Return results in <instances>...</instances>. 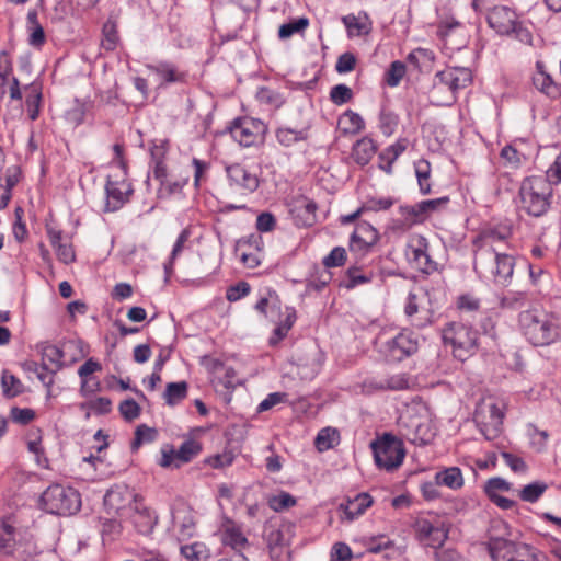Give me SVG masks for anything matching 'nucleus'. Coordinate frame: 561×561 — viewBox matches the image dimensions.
Listing matches in <instances>:
<instances>
[{
    "mask_svg": "<svg viewBox=\"0 0 561 561\" xmlns=\"http://www.w3.org/2000/svg\"><path fill=\"white\" fill-rule=\"evenodd\" d=\"M512 236L508 224L483 229L473 240V268L480 278L508 286L513 278L515 259L504 252Z\"/></svg>",
    "mask_w": 561,
    "mask_h": 561,
    "instance_id": "1",
    "label": "nucleus"
},
{
    "mask_svg": "<svg viewBox=\"0 0 561 561\" xmlns=\"http://www.w3.org/2000/svg\"><path fill=\"white\" fill-rule=\"evenodd\" d=\"M518 322L525 337L535 346H547L561 337L560 319L539 309L519 313Z\"/></svg>",
    "mask_w": 561,
    "mask_h": 561,
    "instance_id": "2",
    "label": "nucleus"
},
{
    "mask_svg": "<svg viewBox=\"0 0 561 561\" xmlns=\"http://www.w3.org/2000/svg\"><path fill=\"white\" fill-rule=\"evenodd\" d=\"M551 194V185L542 176L526 178L519 188L522 208L530 216L539 217L548 210Z\"/></svg>",
    "mask_w": 561,
    "mask_h": 561,
    "instance_id": "3",
    "label": "nucleus"
},
{
    "mask_svg": "<svg viewBox=\"0 0 561 561\" xmlns=\"http://www.w3.org/2000/svg\"><path fill=\"white\" fill-rule=\"evenodd\" d=\"M505 410V402L494 397L483 398L477 404L473 420L485 439L492 440L500 436Z\"/></svg>",
    "mask_w": 561,
    "mask_h": 561,
    "instance_id": "4",
    "label": "nucleus"
},
{
    "mask_svg": "<svg viewBox=\"0 0 561 561\" xmlns=\"http://www.w3.org/2000/svg\"><path fill=\"white\" fill-rule=\"evenodd\" d=\"M488 24L499 35L510 36L524 44H530L533 35L527 26L519 20L517 13L506 7L496 5L492 8L486 16Z\"/></svg>",
    "mask_w": 561,
    "mask_h": 561,
    "instance_id": "5",
    "label": "nucleus"
},
{
    "mask_svg": "<svg viewBox=\"0 0 561 561\" xmlns=\"http://www.w3.org/2000/svg\"><path fill=\"white\" fill-rule=\"evenodd\" d=\"M443 341L450 345L456 358L465 360L478 348V331L461 321L447 323L443 329Z\"/></svg>",
    "mask_w": 561,
    "mask_h": 561,
    "instance_id": "6",
    "label": "nucleus"
},
{
    "mask_svg": "<svg viewBox=\"0 0 561 561\" xmlns=\"http://www.w3.org/2000/svg\"><path fill=\"white\" fill-rule=\"evenodd\" d=\"M41 500L45 511L55 515H72L81 506L79 492L59 484L47 488Z\"/></svg>",
    "mask_w": 561,
    "mask_h": 561,
    "instance_id": "7",
    "label": "nucleus"
},
{
    "mask_svg": "<svg viewBox=\"0 0 561 561\" xmlns=\"http://www.w3.org/2000/svg\"><path fill=\"white\" fill-rule=\"evenodd\" d=\"M489 550L493 561H548L546 553L504 538H491Z\"/></svg>",
    "mask_w": 561,
    "mask_h": 561,
    "instance_id": "8",
    "label": "nucleus"
},
{
    "mask_svg": "<svg viewBox=\"0 0 561 561\" xmlns=\"http://www.w3.org/2000/svg\"><path fill=\"white\" fill-rule=\"evenodd\" d=\"M420 347L417 334L404 329L394 336L380 342L378 352L387 362L398 363L414 355Z\"/></svg>",
    "mask_w": 561,
    "mask_h": 561,
    "instance_id": "9",
    "label": "nucleus"
},
{
    "mask_svg": "<svg viewBox=\"0 0 561 561\" xmlns=\"http://www.w3.org/2000/svg\"><path fill=\"white\" fill-rule=\"evenodd\" d=\"M370 446L375 462L379 468L391 471L402 465L405 449L402 442L391 434H383L382 437L371 442Z\"/></svg>",
    "mask_w": 561,
    "mask_h": 561,
    "instance_id": "10",
    "label": "nucleus"
},
{
    "mask_svg": "<svg viewBox=\"0 0 561 561\" xmlns=\"http://www.w3.org/2000/svg\"><path fill=\"white\" fill-rule=\"evenodd\" d=\"M428 241L422 234H412L409 238L405 255L409 262L422 273L430 274L437 268L436 262H434L428 253Z\"/></svg>",
    "mask_w": 561,
    "mask_h": 561,
    "instance_id": "11",
    "label": "nucleus"
},
{
    "mask_svg": "<svg viewBox=\"0 0 561 561\" xmlns=\"http://www.w3.org/2000/svg\"><path fill=\"white\" fill-rule=\"evenodd\" d=\"M261 121L243 117L233 121L230 127L231 137L243 147H251L261 141L264 134Z\"/></svg>",
    "mask_w": 561,
    "mask_h": 561,
    "instance_id": "12",
    "label": "nucleus"
},
{
    "mask_svg": "<svg viewBox=\"0 0 561 561\" xmlns=\"http://www.w3.org/2000/svg\"><path fill=\"white\" fill-rule=\"evenodd\" d=\"M400 434L407 440L414 445H426L434 437V432L427 421H421L419 417L401 416L398 423Z\"/></svg>",
    "mask_w": 561,
    "mask_h": 561,
    "instance_id": "13",
    "label": "nucleus"
},
{
    "mask_svg": "<svg viewBox=\"0 0 561 561\" xmlns=\"http://www.w3.org/2000/svg\"><path fill=\"white\" fill-rule=\"evenodd\" d=\"M461 77L455 76V72H436L433 80L434 92H448L446 104H453L456 101V92L467 87L472 81L471 72H460Z\"/></svg>",
    "mask_w": 561,
    "mask_h": 561,
    "instance_id": "14",
    "label": "nucleus"
},
{
    "mask_svg": "<svg viewBox=\"0 0 561 561\" xmlns=\"http://www.w3.org/2000/svg\"><path fill=\"white\" fill-rule=\"evenodd\" d=\"M415 531L419 541L427 547L439 548L448 537V529L442 522L420 519L415 524Z\"/></svg>",
    "mask_w": 561,
    "mask_h": 561,
    "instance_id": "15",
    "label": "nucleus"
},
{
    "mask_svg": "<svg viewBox=\"0 0 561 561\" xmlns=\"http://www.w3.org/2000/svg\"><path fill=\"white\" fill-rule=\"evenodd\" d=\"M230 186L243 193H252L259 187V178L244 165L236 163L226 168Z\"/></svg>",
    "mask_w": 561,
    "mask_h": 561,
    "instance_id": "16",
    "label": "nucleus"
},
{
    "mask_svg": "<svg viewBox=\"0 0 561 561\" xmlns=\"http://www.w3.org/2000/svg\"><path fill=\"white\" fill-rule=\"evenodd\" d=\"M379 240L375 227L366 221L358 222L350 240V249L354 252H367Z\"/></svg>",
    "mask_w": 561,
    "mask_h": 561,
    "instance_id": "17",
    "label": "nucleus"
},
{
    "mask_svg": "<svg viewBox=\"0 0 561 561\" xmlns=\"http://www.w3.org/2000/svg\"><path fill=\"white\" fill-rule=\"evenodd\" d=\"M317 204L304 196L295 198L290 204V215L296 226L311 227L316 222Z\"/></svg>",
    "mask_w": 561,
    "mask_h": 561,
    "instance_id": "18",
    "label": "nucleus"
},
{
    "mask_svg": "<svg viewBox=\"0 0 561 561\" xmlns=\"http://www.w3.org/2000/svg\"><path fill=\"white\" fill-rule=\"evenodd\" d=\"M106 203L105 211L118 210L128 199L129 194L133 190L129 183L126 181H112L107 180L105 185Z\"/></svg>",
    "mask_w": 561,
    "mask_h": 561,
    "instance_id": "19",
    "label": "nucleus"
},
{
    "mask_svg": "<svg viewBox=\"0 0 561 561\" xmlns=\"http://www.w3.org/2000/svg\"><path fill=\"white\" fill-rule=\"evenodd\" d=\"M134 497L135 495L127 488L115 486L104 495V505L108 513L122 515Z\"/></svg>",
    "mask_w": 561,
    "mask_h": 561,
    "instance_id": "20",
    "label": "nucleus"
},
{
    "mask_svg": "<svg viewBox=\"0 0 561 561\" xmlns=\"http://www.w3.org/2000/svg\"><path fill=\"white\" fill-rule=\"evenodd\" d=\"M398 213L400 217L393 220V228L399 230H408L425 220L420 203L402 205L398 208Z\"/></svg>",
    "mask_w": 561,
    "mask_h": 561,
    "instance_id": "21",
    "label": "nucleus"
},
{
    "mask_svg": "<svg viewBox=\"0 0 561 561\" xmlns=\"http://www.w3.org/2000/svg\"><path fill=\"white\" fill-rule=\"evenodd\" d=\"M373 504L371 496L366 493H358L353 499H347L346 502L341 503L339 508L344 513L348 522L354 520L364 514V512Z\"/></svg>",
    "mask_w": 561,
    "mask_h": 561,
    "instance_id": "22",
    "label": "nucleus"
},
{
    "mask_svg": "<svg viewBox=\"0 0 561 561\" xmlns=\"http://www.w3.org/2000/svg\"><path fill=\"white\" fill-rule=\"evenodd\" d=\"M255 99L266 111L275 113L286 102V98L279 91L270 87H261L255 93Z\"/></svg>",
    "mask_w": 561,
    "mask_h": 561,
    "instance_id": "23",
    "label": "nucleus"
},
{
    "mask_svg": "<svg viewBox=\"0 0 561 561\" xmlns=\"http://www.w3.org/2000/svg\"><path fill=\"white\" fill-rule=\"evenodd\" d=\"M347 34L351 37L354 36H364L370 33L371 31V21L367 14H348L343 16L342 19Z\"/></svg>",
    "mask_w": 561,
    "mask_h": 561,
    "instance_id": "24",
    "label": "nucleus"
},
{
    "mask_svg": "<svg viewBox=\"0 0 561 561\" xmlns=\"http://www.w3.org/2000/svg\"><path fill=\"white\" fill-rule=\"evenodd\" d=\"M337 127L344 135H355L364 129L365 123L359 114L347 110L339 117Z\"/></svg>",
    "mask_w": 561,
    "mask_h": 561,
    "instance_id": "25",
    "label": "nucleus"
},
{
    "mask_svg": "<svg viewBox=\"0 0 561 561\" xmlns=\"http://www.w3.org/2000/svg\"><path fill=\"white\" fill-rule=\"evenodd\" d=\"M435 481L438 485H445L453 490L460 489L463 485V477L458 467H449L438 471L435 474Z\"/></svg>",
    "mask_w": 561,
    "mask_h": 561,
    "instance_id": "26",
    "label": "nucleus"
},
{
    "mask_svg": "<svg viewBox=\"0 0 561 561\" xmlns=\"http://www.w3.org/2000/svg\"><path fill=\"white\" fill-rule=\"evenodd\" d=\"M133 522L138 533L148 535L153 530L158 522V516L149 508L137 510L133 517Z\"/></svg>",
    "mask_w": 561,
    "mask_h": 561,
    "instance_id": "27",
    "label": "nucleus"
},
{
    "mask_svg": "<svg viewBox=\"0 0 561 561\" xmlns=\"http://www.w3.org/2000/svg\"><path fill=\"white\" fill-rule=\"evenodd\" d=\"M533 83L540 92L556 98L560 94V84L556 82L549 72H535Z\"/></svg>",
    "mask_w": 561,
    "mask_h": 561,
    "instance_id": "28",
    "label": "nucleus"
},
{
    "mask_svg": "<svg viewBox=\"0 0 561 561\" xmlns=\"http://www.w3.org/2000/svg\"><path fill=\"white\" fill-rule=\"evenodd\" d=\"M202 451V445L198 440L188 438L184 440L176 450L175 468H180L183 463L190 462Z\"/></svg>",
    "mask_w": 561,
    "mask_h": 561,
    "instance_id": "29",
    "label": "nucleus"
},
{
    "mask_svg": "<svg viewBox=\"0 0 561 561\" xmlns=\"http://www.w3.org/2000/svg\"><path fill=\"white\" fill-rule=\"evenodd\" d=\"M434 60V53L426 48H416L412 50L408 56V62L419 70H428L433 68Z\"/></svg>",
    "mask_w": 561,
    "mask_h": 561,
    "instance_id": "30",
    "label": "nucleus"
},
{
    "mask_svg": "<svg viewBox=\"0 0 561 561\" xmlns=\"http://www.w3.org/2000/svg\"><path fill=\"white\" fill-rule=\"evenodd\" d=\"M376 152V146L370 138L358 140L353 148V157L358 164H367Z\"/></svg>",
    "mask_w": 561,
    "mask_h": 561,
    "instance_id": "31",
    "label": "nucleus"
},
{
    "mask_svg": "<svg viewBox=\"0 0 561 561\" xmlns=\"http://www.w3.org/2000/svg\"><path fill=\"white\" fill-rule=\"evenodd\" d=\"M340 443V433L336 428L324 427L319 431L314 445L319 451H325Z\"/></svg>",
    "mask_w": 561,
    "mask_h": 561,
    "instance_id": "32",
    "label": "nucleus"
},
{
    "mask_svg": "<svg viewBox=\"0 0 561 561\" xmlns=\"http://www.w3.org/2000/svg\"><path fill=\"white\" fill-rule=\"evenodd\" d=\"M404 313L408 318L411 319V323L414 327L423 328L427 323H430V317L426 311H424L425 314L423 317H417V314L420 313V308H419V304L416 301L415 294H409V296L407 298V304L404 307Z\"/></svg>",
    "mask_w": 561,
    "mask_h": 561,
    "instance_id": "33",
    "label": "nucleus"
},
{
    "mask_svg": "<svg viewBox=\"0 0 561 561\" xmlns=\"http://www.w3.org/2000/svg\"><path fill=\"white\" fill-rule=\"evenodd\" d=\"M307 137L308 133L306 128L294 129L289 127H279L276 130L277 141L285 147H290L298 141L306 140Z\"/></svg>",
    "mask_w": 561,
    "mask_h": 561,
    "instance_id": "34",
    "label": "nucleus"
},
{
    "mask_svg": "<svg viewBox=\"0 0 561 561\" xmlns=\"http://www.w3.org/2000/svg\"><path fill=\"white\" fill-rule=\"evenodd\" d=\"M222 542L226 546H230L233 550L240 551L241 548L248 545V539L239 527L231 525L224 530Z\"/></svg>",
    "mask_w": 561,
    "mask_h": 561,
    "instance_id": "35",
    "label": "nucleus"
},
{
    "mask_svg": "<svg viewBox=\"0 0 561 561\" xmlns=\"http://www.w3.org/2000/svg\"><path fill=\"white\" fill-rule=\"evenodd\" d=\"M373 274L365 273L360 267L352 266L346 271L343 286L347 289L371 282Z\"/></svg>",
    "mask_w": 561,
    "mask_h": 561,
    "instance_id": "36",
    "label": "nucleus"
},
{
    "mask_svg": "<svg viewBox=\"0 0 561 561\" xmlns=\"http://www.w3.org/2000/svg\"><path fill=\"white\" fill-rule=\"evenodd\" d=\"M187 396V383L185 381L170 382L167 385L163 398L169 405H175Z\"/></svg>",
    "mask_w": 561,
    "mask_h": 561,
    "instance_id": "37",
    "label": "nucleus"
},
{
    "mask_svg": "<svg viewBox=\"0 0 561 561\" xmlns=\"http://www.w3.org/2000/svg\"><path fill=\"white\" fill-rule=\"evenodd\" d=\"M180 550L186 561H206L209 557V551L203 542L185 545Z\"/></svg>",
    "mask_w": 561,
    "mask_h": 561,
    "instance_id": "38",
    "label": "nucleus"
},
{
    "mask_svg": "<svg viewBox=\"0 0 561 561\" xmlns=\"http://www.w3.org/2000/svg\"><path fill=\"white\" fill-rule=\"evenodd\" d=\"M90 110V103L80 102L76 100L72 106L69 110H67L66 119L73 126H79L84 122L85 115L89 113Z\"/></svg>",
    "mask_w": 561,
    "mask_h": 561,
    "instance_id": "39",
    "label": "nucleus"
},
{
    "mask_svg": "<svg viewBox=\"0 0 561 561\" xmlns=\"http://www.w3.org/2000/svg\"><path fill=\"white\" fill-rule=\"evenodd\" d=\"M1 386L3 394L7 398H14L23 392V385L20 379L8 370H3L2 373Z\"/></svg>",
    "mask_w": 561,
    "mask_h": 561,
    "instance_id": "40",
    "label": "nucleus"
},
{
    "mask_svg": "<svg viewBox=\"0 0 561 561\" xmlns=\"http://www.w3.org/2000/svg\"><path fill=\"white\" fill-rule=\"evenodd\" d=\"M12 72H0V93L9 92L11 100H21L22 94L19 81L15 77L11 76Z\"/></svg>",
    "mask_w": 561,
    "mask_h": 561,
    "instance_id": "41",
    "label": "nucleus"
},
{
    "mask_svg": "<svg viewBox=\"0 0 561 561\" xmlns=\"http://www.w3.org/2000/svg\"><path fill=\"white\" fill-rule=\"evenodd\" d=\"M172 522L174 527H179L180 536L182 539H186L193 536L195 523L190 514L185 513L184 516L181 517V512H173Z\"/></svg>",
    "mask_w": 561,
    "mask_h": 561,
    "instance_id": "42",
    "label": "nucleus"
},
{
    "mask_svg": "<svg viewBox=\"0 0 561 561\" xmlns=\"http://www.w3.org/2000/svg\"><path fill=\"white\" fill-rule=\"evenodd\" d=\"M158 432L153 427H149L146 424H140L135 431V438L131 443L134 450L138 449L142 444L152 443L156 440Z\"/></svg>",
    "mask_w": 561,
    "mask_h": 561,
    "instance_id": "43",
    "label": "nucleus"
},
{
    "mask_svg": "<svg viewBox=\"0 0 561 561\" xmlns=\"http://www.w3.org/2000/svg\"><path fill=\"white\" fill-rule=\"evenodd\" d=\"M397 203V199L390 196H374L369 197L362 205L365 211H382L388 210Z\"/></svg>",
    "mask_w": 561,
    "mask_h": 561,
    "instance_id": "44",
    "label": "nucleus"
},
{
    "mask_svg": "<svg viewBox=\"0 0 561 561\" xmlns=\"http://www.w3.org/2000/svg\"><path fill=\"white\" fill-rule=\"evenodd\" d=\"M527 296L523 291H508L500 299L503 309L517 310L526 305Z\"/></svg>",
    "mask_w": 561,
    "mask_h": 561,
    "instance_id": "45",
    "label": "nucleus"
},
{
    "mask_svg": "<svg viewBox=\"0 0 561 561\" xmlns=\"http://www.w3.org/2000/svg\"><path fill=\"white\" fill-rule=\"evenodd\" d=\"M190 237H191V231L187 228L183 229L181 231V233L179 234V237L173 245V249H172V252L170 255V261L164 264V270H165L167 274H170L172 272L173 262L182 253V251L185 247V243L188 241Z\"/></svg>",
    "mask_w": 561,
    "mask_h": 561,
    "instance_id": "46",
    "label": "nucleus"
},
{
    "mask_svg": "<svg viewBox=\"0 0 561 561\" xmlns=\"http://www.w3.org/2000/svg\"><path fill=\"white\" fill-rule=\"evenodd\" d=\"M547 490V484L543 482H533L525 485L520 492L519 496L523 501L534 503L538 501V499Z\"/></svg>",
    "mask_w": 561,
    "mask_h": 561,
    "instance_id": "47",
    "label": "nucleus"
},
{
    "mask_svg": "<svg viewBox=\"0 0 561 561\" xmlns=\"http://www.w3.org/2000/svg\"><path fill=\"white\" fill-rule=\"evenodd\" d=\"M462 25L453 16L440 20L437 25V35L448 42L449 37L454 35L457 31L461 30Z\"/></svg>",
    "mask_w": 561,
    "mask_h": 561,
    "instance_id": "48",
    "label": "nucleus"
},
{
    "mask_svg": "<svg viewBox=\"0 0 561 561\" xmlns=\"http://www.w3.org/2000/svg\"><path fill=\"white\" fill-rule=\"evenodd\" d=\"M308 25L309 20L307 18H299L297 20L290 21L289 23L280 25L278 30V36L282 39L288 38L295 33L304 31Z\"/></svg>",
    "mask_w": 561,
    "mask_h": 561,
    "instance_id": "49",
    "label": "nucleus"
},
{
    "mask_svg": "<svg viewBox=\"0 0 561 561\" xmlns=\"http://www.w3.org/2000/svg\"><path fill=\"white\" fill-rule=\"evenodd\" d=\"M43 360L50 363L56 369L61 367L64 352L56 345L47 344L42 348Z\"/></svg>",
    "mask_w": 561,
    "mask_h": 561,
    "instance_id": "50",
    "label": "nucleus"
},
{
    "mask_svg": "<svg viewBox=\"0 0 561 561\" xmlns=\"http://www.w3.org/2000/svg\"><path fill=\"white\" fill-rule=\"evenodd\" d=\"M270 507L275 512L289 508L296 504V499L287 492H280L268 501Z\"/></svg>",
    "mask_w": 561,
    "mask_h": 561,
    "instance_id": "51",
    "label": "nucleus"
},
{
    "mask_svg": "<svg viewBox=\"0 0 561 561\" xmlns=\"http://www.w3.org/2000/svg\"><path fill=\"white\" fill-rule=\"evenodd\" d=\"M353 98V91L345 84H336L330 91V99L336 105H343Z\"/></svg>",
    "mask_w": 561,
    "mask_h": 561,
    "instance_id": "52",
    "label": "nucleus"
},
{
    "mask_svg": "<svg viewBox=\"0 0 561 561\" xmlns=\"http://www.w3.org/2000/svg\"><path fill=\"white\" fill-rule=\"evenodd\" d=\"M408 147V141L405 139H400L396 144L388 147L382 153L381 158L387 159L389 163V168L387 172H390V165L402 154Z\"/></svg>",
    "mask_w": 561,
    "mask_h": 561,
    "instance_id": "53",
    "label": "nucleus"
},
{
    "mask_svg": "<svg viewBox=\"0 0 561 561\" xmlns=\"http://www.w3.org/2000/svg\"><path fill=\"white\" fill-rule=\"evenodd\" d=\"M119 413L126 421H134L140 414V407L134 399H126L119 403Z\"/></svg>",
    "mask_w": 561,
    "mask_h": 561,
    "instance_id": "54",
    "label": "nucleus"
},
{
    "mask_svg": "<svg viewBox=\"0 0 561 561\" xmlns=\"http://www.w3.org/2000/svg\"><path fill=\"white\" fill-rule=\"evenodd\" d=\"M449 203V197L443 196L435 199H426L420 202L421 209L423 211V215L425 219L431 215L432 213H435L437 210H440L447 206Z\"/></svg>",
    "mask_w": 561,
    "mask_h": 561,
    "instance_id": "55",
    "label": "nucleus"
},
{
    "mask_svg": "<svg viewBox=\"0 0 561 561\" xmlns=\"http://www.w3.org/2000/svg\"><path fill=\"white\" fill-rule=\"evenodd\" d=\"M409 387V379L405 374L393 375L381 381L379 388L389 390H403Z\"/></svg>",
    "mask_w": 561,
    "mask_h": 561,
    "instance_id": "56",
    "label": "nucleus"
},
{
    "mask_svg": "<svg viewBox=\"0 0 561 561\" xmlns=\"http://www.w3.org/2000/svg\"><path fill=\"white\" fill-rule=\"evenodd\" d=\"M112 402L108 398L100 397L81 404V409H89L96 414H106L111 411Z\"/></svg>",
    "mask_w": 561,
    "mask_h": 561,
    "instance_id": "57",
    "label": "nucleus"
},
{
    "mask_svg": "<svg viewBox=\"0 0 561 561\" xmlns=\"http://www.w3.org/2000/svg\"><path fill=\"white\" fill-rule=\"evenodd\" d=\"M104 46L113 49L118 41L117 27L114 21L107 20L103 25Z\"/></svg>",
    "mask_w": 561,
    "mask_h": 561,
    "instance_id": "58",
    "label": "nucleus"
},
{
    "mask_svg": "<svg viewBox=\"0 0 561 561\" xmlns=\"http://www.w3.org/2000/svg\"><path fill=\"white\" fill-rule=\"evenodd\" d=\"M346 261V251L342 247H335L330 254L323 259V264L327 267L341 266Z\"/></svg>",
    "mask_w": 561,
    "mask_h": 561,
    "instance_id": "59",
    "label": "nucleus"
},
{
    "mask_svg": "<svg viewBox=\"0 0 561 561\" xmlns=\"http://www.w3.org/2000/svg\"><path fill=\"white\" fill-rule=\"evenodd\" d=\"M192 164L194 167V185L195 187H199L201 184L206 181V174L210 164L197 158L193 159Z\"/></svg>",
    "mask_w": 561,
    "mask_h": 561,
    "instance_id": "60",
    "label": "nucleus"
},
{
    "mask_svg": "<svg viewBox=\"0 0 561 561\" xmlns=\"http://www.w3.org/2000/svg\"><path fill=\"white\" fill-rule=\"evenodd\" d=\"M510 488L511 484L506 480L502 478H492L488 480L484 490L488 496L491 497L492 495H499L497 492L500 491H508Z\"/></svg>",
    "mask_w": 561,
    "mask_h": 561,
    "instance_id": "61",
    "label": "nucleus"
},
{
    "mask_svg": "<svg viewBox=\"0 0 561 561\" xmlns=\"http://www.w3.org/2000/svg\"><path fill=\"white\" fill-rule=\"evenodd\" d=\"M504 462L506 466H508L514 472H525L527 469V466L523 458H520L517 455H514L512 453L503 451L501 454Z\"/></svg>",
    "mask_w": 561,
    "mask_h": 561,
    "instance_id": "62",
    "label": "nucleus"
},
{
    "mask_svg": "<svg viewBox=\"0 0 561 561\" xmlns=\"http://www.w3.org/2000/svg\"><path fill=\"white\" fill-rule=\"evenodd\" d=\"M352 557L351 548L343 542H336L331 551V561H350Z\"/></svg>",
    "mask_w": 561,
    "mask_h": 561,
    "instance_id": "63",
    "label": "nucleus"
},
{
    "mask_svg": "<svg viewBox=\"0 0 561 561\" xmlns=\"http://www.w3.org/2000/svg\"><path fill=\"white\" fill-rule=\"evenodd\" d=\"M545 179L550 183V185L561 183V153L547 170Z\"/></svg>",
    "mask_w": 561,
    "mask_h": 561,
    "instance_id": "64",
    "label": "nucleus"
}]
</instances>
